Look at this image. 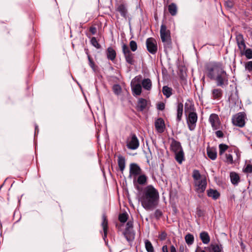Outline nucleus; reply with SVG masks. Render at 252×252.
Instances as JSON below:
<instances>
[{
    "label": "nucleus",
    "instance_id": "1",
    "mask_svg": "<svg viewBox=\"0 0 252 252\" xmlns=\"http://www.w3.org/2000/svg\"><path fill=\"white\" fill-rule=\"evenodd\" d=\"M205 74L210 80L215 81L218 87L223 88L228 85L229 75L222 62L211 61L206 63Z\"/></svg>",
    "mask_w": 252,
    "mask_h": 252
},
{
    "label": "nucleus",
    "instance_id": "2",
    "mask_svg": "<svg viewBox=\"0 0 252 252\" xmlns=\"http://www.w3.org/2000/svg\"><path fill=\"white\" fill-rule=\"evenodd\" d=\"M158 190L151 185L144 188L141 193L139 201L141 205L146 210H153L156 208L159 201Z\"/></svg>",
    "mask_w": 252,
    "mask_h": 252
},
{
    "label": "nucleus",
    "instance_id": "3",
    "mask_svg": "<svg viewBox=\"0 0 252 252\" xmlns=\"http://www.w3.org/2000/svg\"><path fill=\"white\" fill-rule=\"evenodd\" d=\"M122 48L126 62L131 65H134L136 63L135 54L132 53L126 44L123 43Z\"/></svg>",
    "mask_w": 252,
    "mask_h": 252
},
{
    "label": "nucleus",
    "instance_id": "4",
    "mask_svg": "<svg viewBox=\"0 0 252 252\" xmlns=\"http://www.w3.org/2000/svg\"><path fill=\"white\" fill-rule=\"evenodd\" d=\"M247 115L245 112H241L234 115L232 117V123L234 126L243 127L246 124Z\"/></svg>",
    "mask_w": 252,
    "mask_h": 252
},
{
    "label": "nucleus",
    "instance_id": "5",
    "mask_svg": "<svg viewBox=\"0 0 252 252\" xmlns=\"http://www.w3.org/2000/svg\"><path fill=\"white\" fill-rule=\"evenodd\" d=\"M133 228V220H128L126 224V227L123 232V234L126 240L129 242H132L134 239L135 233Z\"/></svg>",
    "mask_w": 252,
    "mask_h": 252
},
{
    "label": "nucleus",
    "instance_id": "6",
    "mask_svg": "<svg viewBox=\"0 0 252 252\" xmlns=\"http://www.w3.org/2000/svg\"><path fill=\"white\" fill-rule=\"evenodd\" d=\"M126 147L128 149L134 150L139 147V141L134 133H130L126 139Z\"/></svg>",
    "mask_w": 252,
    "mask_h": 252
},
{
    "label": "nucleus",
    "instance_id": "7",
    "mask_svg": "<svg viewBox=\"0 0 252 252\" xmlns=\"http://www.w3.org/2000/svg\"><path fill=\"white\" fill-rule=\"evenodd\" d=\"M142 169L140 166L135 163H132L129 166V177H133V184L136 186V177L141 174Z\"/></svg>",
    "mask_w": 252,
    "mask_h": 252
},
{
    "label": "nucleus",
    "instance_id": "8",
    "mask_svg": "<svg viewBox=\"0 0 252 252\" xmlns=\"http://www.w3.org/2000/svg\"><path fill=\"white\" fill-rule=\"evenodd\" d=\"M198 120L197 114L195 112H191L188 114V117L187 120V122L189 129L190 131H193L195 129L196 126V123Z\"/></svg>",
    "mask_w": 252,
    "mask_h": 252
},
{
    "label": "nucleus",
    "instance_id": "9",
    "mask_svg": "<svg viewBox=\"0 0 252 252\" xmlns=\"http://www.w3.org/2000/svg\"><path fill=\"white\" fill-rule=\"evenodd\" d=\"M146 45L148 51L152 55H155L158 51V44L156 40L153 37L146 39Z\"/></svg>",
    "mask_w": 252,
    "mask_h": 252
},
{
    "label": "nucleus",
    "instance_id": "10",
    "mask_svg": "<svg viewBox=\"0 0 252 252\" xmlns=\"http://www.w3.org/2000/svg\"><path fill=\"white\" fill-rule=\"evenodd\" d=\"M209 122L211 124L213 130H217L220 128L221 123L217 114H211L209 118Z\"/></svg>",
    "mask_w": 252,
    "mask_h": 252
},
{
    "label": "nucleus",
    "instance_id": "11",
    "mask_svg": "<svg viewBox=\"0 0 252 252\" xmlns=\"http://www.w3.org/2000/svg\"><path fill=\"white\" fill-rule=\"evenodd\" d=\"M195 191L198 193H202L204 192L207 187V181L205 178L201 179L200 181H194Z\"/></svg>",
    "mask_w": 252,
    "mask_h": 252
},
{
    "label": "nucleus",
    "instance_id": "12",
    "mask_svg": "<svg viewBox=\"0 0 252 252\" xmlns=\"http://www.w3.org/2000/svg\"><path fill=\"white\" fill-rule=\"evenodd\" d=\"M236 40L240 53L246 49V45L242 34L239 33L237 34Z\"/></svg>",
    "mask_w": 252,
    "mask_h": 252
},
{
    "label": "nucleus",
    "instance_id": "13",
    "mask_svg": "<svg viewBox=\"0 0 252 252\" xmlns=\"http://www.w3.org/2000/svg\"><path fill=\"white\" fill-rule=\"evenodd\" d=\"M160 35L161 41H164L165 39L171 38L170 32L167 30L166 26L164 24H162L160 26Z\"/></svg>",
    "mask_w": 252,
    "mask_h": 252
},
{
    "label": "nucleus",
    "instance_id": "14",
    "mask_svg": "<svg viewBox=\"0 0 252 252\" xmlns=\"http://www.w3.org/2000/svg\"><path fill=\"white\" fill-rule=\"evenodd\" d=\"M170 139L171 141L170 148L172 152L174 153H177L180 150H183V148L180 142L176 141L173 138H171Z\"/></svg>",
    "mask_w": 252,
    "mask_h": 252
},
{
    "label": "nucleus",
    "instance_id": "15",
    "mask_svg": "<svg viewBox=\"0 0 252 252\" xmlns=\"http://www.w3.org/2000/svg\"><path fill=\"white\" fill-rule=\"evenodd\" d=\"M155 128L157 131L159 133H162L164 132L165 128V125L164 121L161 118H159L157 119L155 123Z\"/></svg>",
    "mask_w": 252,
    "mask_h": 252
},
{
    "label": "nucleus",
    "instance_id": "16",
    "mask_svg": "<svg viewBox=\"0 0 252 252\" xmlns=\"http://www.w3.org/2000/svg\"><path fill=\"white\" fill-rule=\"evenodd\" d=\"M147 100L143 98H139L137 101L136 109L139 112H143L147 108Z\"/></svg>",
    "mask_w": 252,
    "mask_h": 252
},
{
    "label": "nucleus",
    "instance_id": "17",
    "mask_svg": "<svg viewBox=\"0 0 252 252\" xmlns=\"http://www.w3.org/2000/svg\"><path fill=\"white\" fill-rule=\"evenodd\" d=\"M131 91L133 95H140L142 92V86L140 83H134L132 80L131 82Z\"/></svg>",
    "mask_w": 252,
    "mask_h": 252
},
{
    "label": "nucleus",
    "instance_id": "18",
    "mask_svg": "<svg viewBox=\"0 0 252 252\" xmlns=\"http://www.w3.org/2000/svg\"><path fill=\"white\" fill-rule=\"evenodd\" d=\"M138 177L136 178V186H135V188L139 190L140 188L138 186V185H145L147 183L148 177L145 174H141L138 175Z\"/></svg>",
    "mask_w": 252,
    "mask_h": 252
},
{
    "label": "nucleus",
    "instance_id": "19",
    "mask_svg": "<svg viewBox=\"0 0 252 252\" xmlns=\"http://www.w3.org/2000/svg\"><path fill=\"white\" fill-rule=\"evenodd\" d=\"M116 10L120 13V15L123 18L126 19L127 17V9L126 3H123L118 5Z\"/></svg>",
    "mask_w": 252,
    "mask_h": 252
},
{
    "label": "nucleus",
    "instance_id": "20",
    "mask_svg": "<svg viewBox=\"0 0 252 252\" xmlns=\"http://www.w3.org/2000/svg\"><path fill=\"white\" fill-rule=\"evenodd\" d=\"M223 95V91L220 88H215L212 90V98L220 100Z\"/></svg>",
    "mask_w": 252,
    "mask_h": 252
},
{
    "label": "nucleus",
    "instance_id": "21",
    "mask_svg": "<svg viewBox=\"0 0 252 252\" xmlns=\"http://www.w3.org/2000/svg\"><path fill=\"white\" fill-rule=\"evenodd\" d=\"M106 54L107 59L111 61L115 60L117 55L116 51L112 47H109L106 49Z\"/></svg>",
    "mask_w": 252,
    "mask_h": 252
},
{
    "label": "nucleus",
    "instance_id": "22",
    "mask_svg": "<svg viewBox=\"0 0 252 252\" xmlns=\"http://www.w3.org/2000/svg\"><path fill=\"white\" fill-rule=\"evenodd\" d=\"M183 112V104L182 102H178L177 107V117L176 121L180 122L182 118Z\"/></svg>",
    "mask_w": 252,
    "mask_h": 252
},
{
    "label": "nucleus",
    "instance_id": "23",
    "mask_svg": "<svg viewBox=\"0 0 252 252\" xmlns=\"http://www.w3.org/2000/svg\"><path fill=\"white\" fill-rule=\"evenodd\" d=\"M118 164L120 170L123 173L126 166V158L124 157L121 155L118 157Z\"/></svg>",
    "mask_w": 252,
    "mask_h": 252
},
{
    "label": "nucleus",
    "instance_id": "24",
    "mask_svg": "<svg viewBox=\"0 0 252 252\" xmlns=\"http://www.w3.org/2000/svg\"><path fill=\"white\" fill-rule=\"evenodd\" d=\"M207 192L208 196L211 197L214 200L218 199L220 196V193L216 189H210L207 190Z\"/></svg>",
    "mask_w": 252,
    "mask_h": 252
},
{
    "label": "nucleus",
    "instance_id": "25",
    "mask_svg": "<svg viewBox=\"0 0 252 252\" xmlns=\"http://www.w3.org/2000/svg\"><path fill=\"white\" fill-rule=\"evenodd\" d=\"M207 154L209 158L212 160H215L217 157L216 149L208 147L207 148Z\"/></svg>",
    "mask_w": 252,
    "mask_h": 252
},
{
    "label": "nucleus",
    "instance_id": "26",
    "mask_svg": "<svg viewBox=\"0 0 252 252\" xmlns=\"http://www.w3.org/2000/svg\"><path fill=\"white\" fill-rule=\"evenodd\" d=\"M230 177L231 183L234 185H237L240 182V177L237 173L231 172L230 173Z\"/></svg>",
    "mask_w": 252,
    "mask_h": 252
},
{
    "label": "nucleus",
    "instance_id": "27",
    "mask_svg": "<svg viewBox=\"0 0 252 252\" xmlns=\"http://www.w3.org/2000/svg\"><path fill=\"white\" fill-rule=\"evenodd\" d=\"M185 111L186 113L188 114L191 112H195V109L193 103L190 101L187 102L185 104Z\"/></svg>",
    "mask_w": 252,
    "mask_h": 252
},
{
    "label": "nucleus",
    "instance_id": "28",
    "mask_svg": "<svg viewBox=\"0 0 252 252\" xmlns=\"http://www.w3.org/2000/svg\"><path fill=\"white\" fill-rule=\"evenodd\" d=\"M163 43L164 51L166 53L171 50L172 48V43L171 38H168L167 39H165L164 41H162Z\"/></svg>",
    "mask_w": 252,
    "mask_h": 252
},
{
    "label": "nucleus",
    "instance_id": "29",
    "mask_svg": "<svg viewBox=\"0 0 252 252\" xmlns=\"http://www.w3.org/2000/svg\"><path fill=\"white\" fill-rule=\"evenodd\" d=\"M175 155V158L176 160L179 163L181 164L185 160V157L183 150H180L177 153H174Z\"/></svg>",
    "mask_w": 252,
    "mask_h": 252
},
{
    "label": "nucleus",
    "instance_id": "30",
    "mask_svg": "<svg viewBox=\"0 0 252 252\" xmlns=\"http://www.w3.org/2000/svg\"><path fill=\"white\" fill-rule=\"evenodd\" d=\"M206 251L209 252H221L222 251V248L218 244H211L209 247L205 248Z\"/></svg>",
    "mask_w": 252,
    "mask_h": 252
},
{
    "label": "nucleus",
    "instance_id": "31",
    "mask_svg": "<svg viewBox=\"0 0 252 252\" xmlns=\"http://www.w3.org/2000/svg\"><path fill=\"white\" fill-rule=\"evenodd\" d=\"M200 238L202 242V243L204 244H208L210 241V238L208 233V232L206 231H203L200 234Z\"/></svg>",
    "mask_w": 252,
    "mask_h": 252
},
{
    "label": "nucleus",
    "instance_id": "32",
    "mask_svg": "<svg viewBox=\"0 0 252 252\" xmlns=\"http://www.w3.org/2000/svg\"><path fill=\"white\" fill-rule=\"evenodd\" d=\"M142 86L145 90L149 91L152 88V82L149 78L144 79L141 82Z\"/></svg>",
    "mask_w": 252,
    "mask_h": 252
},
{
    "label": "nucleus",
    "instance_id": "33",
    "mask_svg": "<svg viewBox=\"0 0 252 252\" xmlns=\"http://www.w3.org/2000/svg\"><path fill=\"white\" fill-rule=\"evenodd\" d=\"M168 10L172 16H175L177 13V7L175 3H171L168 6Z\"/></svg>",
    "mask_w": 252,
    "mask_h": 252
},
{
    "label": "nucleus",
    "instance_id": "34",
    "mask_svg": "<svg viewBox=\"0 0 252 252\" xmlns=\"http://www.w3.org/2000/svg\"><path fill=\"white\" fill-rule=\"evenodd\" d=\"M162 93L166 98H168L172 94V89L167 86H163L162 88Z\"/></svg>",
    "mask_w": 252,
    "mask_h": 252
},
{
    "label": "nucleus",
    "instance_id": "35",
    "mask_svg": "<svg viewBox=\"0 0 252 252\" xmlns=\"http://www.w3.org/2000/svg\"><path fill=\"white\" fill-rule=\"evenodd\" d=\"M145 249L147 252H154V247L151 242L148 239L144 240Z\"/></svg>",
    "mask_w": 252,
    "mask_h": 252
},
{
    "label": "nucleus",
    "instance_id": "36",
    "mask_svg": "<svg viewBox=\"0 0 252 252\" xmlns=\"http://www.w3.org/2000/svg\"><path fill=\"white\" fill-rule=\"evenodd\" d=\"M128 219V215L126 212L120 213L118 216V220L121 223H125L127 221Z\"/></svg>",
    "mask_w": 252,
    "mask_h": 252
},
{
    "label": "nucleus",
    "instance_id": "37",
    "mask_svg": "<svg viewBox=\"0 0 252 252\" xmlns=\"http://www.w3.org/2000/svg\"><path fill=\"white\" fill-rule=\"evenodd\" d=\"M240 54L241 56H245L248 59H252V49H246L241 52Z\"/></svg>",
    "mask_w": 252,
    "mask_h": 252
},
{
    "label": "nucleus",
    "instance_id": "38",
    "mask_svg": "<svg viewBox=\"0 0 252 252\" xmlns=\"http://www.w3.org/2000/svg\"><path fill=\"white\" fill-rule=\"evenodd\" d=\"M185 239L188 245H191L194 242V236L190 233H188L185 236Z\"/></svg>",
    "mask_w": 252,
    "mask_h": 252
},
{
    "label": "nucleus",
    "instance_id": "39",
    "mask_svg": "<svg viewBox=\"0 0 252 252\" xmlns=\"http://www.w3.org/2000/svg\"><path fill=\"white\" fill-rule=\"evenodd\" d=\"M219 155L220 156L222 155L228 149V146L225 144H220L219 145Z\"/></svg>",
    "mask_w": 252,
    "mask_h": 252
},
{
    "label": "nucleus",
    "instance_id": "40",
    "mask_svg": "<svg viewBox=\"0 0 252 252\" xmlns=\"http://www.w3.org/2000/svg\"><path fill=\"white\" fill-rule=\"evenodd\" d=\"M225 159L224 161L228 164H232L234 163L232 155L230 154H226L225 155Z\"/></svg>",
    "mask_w": 252,
    "mask_h": 252
},
{
    "label": "nucleus",
    "instance_id": "41",
    "mask_svg": "<svg viewBox=\"0 0 252 252\" xmlns=\"http://www.w3.org/2000/svg\"><path fill=\"white\" fill-rule=\"evenodd\" d=\"M102 218V222L101 223V226L103 227V229H108V220L105 213L103 214Z\"/></svg>",
    "mask_w": 252,
    "mask_h": 252
},
{
    "label": "nucleus",
    "instance_id": "42",
    "mask_svg": "<svg viewBox=\"0 0 252 252\" xmlns=\"http://www.w3.org/2000/svg\"><path fill=\"white\" fill-rule=\"evenodd\" d=\"M192 177L194 181H200L201 178V174L199 170L194 169L192 173Z\"/></svg>",
    "mask_w": 252,
    "mask_h": 252
},
{
    "label": "nucleus",
    "instance_id": "43",
    "mask_svg": "<svg viewBox=\"0 0 252 252\" xmlns=\"http://www.w3.org/2000/svg\"><path fill=\"white\" fill-rule=\"evenodd\" d=\"M113 91L115 94L119 95L122 92V88L120 85L115 84L112 88Z\"/></svg>",
    "mask_w": 252,
    "mask_h": 252
},
{
    "label": "nucleus",
    "instance_id": "44",
    "mask_svg": "<svg viewBox=\"0 0 252 252\" xmlns=\"http://www.w3.org/2000/svg\"><path fill=\"white\" fill-rule=\"evenodd\" d=\"M91 44L95 47L96 49H100L101 48V45L97 41L96 38L95 37H92L91 39Z\"/></svg>",
    "mask_w": 252,
    "mask_h": 252
},
{
    "label": "nucleus",
    "instance_id": "45",
    "mask_svg": "<svg viewBox=\"0 0 252 252\" xmlns=\"http://www.w3.org/2000/svg\"><path fill=\"white\" fill-rule=\"evenodd\" d=\"M130 50L135 52L137 49V44L134 40H131L129 42Z\"/></svg>",
    "mask_w": 252,
    "mask_h": 252
},
{
    "label": "nucleus",
    "instance_id": "46",
    "mask_svg": "<svg viewBox=\"0 0 252 252\" xmlns=\"http://www.w3.org/2000/svg\"><path fill=\"white\" fill-rule=\"evenodd\" d=\"M163 216V213L160 209H157L154 212V217L156 220H158Z\"/></svg>",
    "mask_w": 252,
    "mask_h": 252
},
{
    "label": "nucleus",
    "instance_id": "47",
    "mask_svg": "<svg viewBox=\"0 0 252 252\" xmlns=\"http://www.w3.org/2000/svg\"><path fill=\"white\" fill-rule=\"evenodd\" d=\"M88 61H89V64L90 67L93 69V70H96V65L93 59L91 58V56H88Z\"/></svg>",
    "mask_w": 252,
    "mask_h": 252
},
{
    "label": "nucleus",
    "instance_id": "48",
    "mask_svg": "<svg viewBox=\"0 0 252 252\" xmlns=\"http://www.w3.org/2000/svg\"><path fill=\"white\" fill-rule=\"evenodd\" d=\"M243 172L245 173H252V164H248L246 165L243 169Z\"/></svg>",
    "mask_w": 252,
    "mask_h": 252
},
{
    "label": "nucleus",
    "instance_id": "49",
    "mask_svg": "<svg viewBox=\"0 0 252 252\" xmlns=\"http://www.w3.org/2000/svg\"><path fill=\"white\" fill-rule=\"evenodd\" d=\"M245 67L246 70L249 72H252V61H249L245 63Z\"/></svg>",
    "mask_w": 252,
    "mask_h": 252
},
{
    "label": "nucleus",
    "instance_id": "50",
    "mask_svg": "<svg viewBox=\"0 0 252 252\" xmlns=\"http://www.w3.org/2000/svg\"><path fill=\"white\" fill-rule=\"evenodd\" d=\"M103 234L102 235V237H103V240L105 241L106 245H107L108 243V240L107 239L108 229H103Z\"/></svg>",
    "mask_w": 252,
    "mask_h": 252
},
{
    "label": "nucleus",
    "instance_id": "51",
    "mask_svg": "<svg viewBox=\"0 0 252 252\" xmlns=\"http://www.w3.org/2000/svg\"><path fill=\"white\" fill-rule=\"evenodd\" d=\"M166 237H167L166 233L165 231H163L159 235L158 238L160 240L163 241V240H165V239L166 238Z\"/></svg>",
    "mask_w": 252,
    "mask_h": 252
},
{
    "label": "nucleus",
    "instance_id": "52",
    "mask_svg": "<svg viewBox=\"0 0 252 252\" xmlns=\"http://www.w3.org/2000/svg\"><path fill=\"white\" fill-rule=\"evenodd\" d=\"M181 72V75H180V79L181 80V81L185 83V82L187 81V80H186V73L184 74L182 71H180Z\"/></svg>",
    "mask_w": 252,
    "mask_h": 252
},
{
    "label": "nucleus",
    "instance_id": "53",
    "mask_svg": "<svg viewBox=\"0 0 252 252\" xmlns=\"http://www.w3.org/2000/svg\"><path fill=\"white\" fill-rule=\"evenodd\" d=\"M165 108V104L163 102H160L157 105V109L159 110H163Z\"/></svg>",
    "mask_w": 252,
    "mask_h": 252
},
{
    "label": "nucleus",
    "instance_id": "54",
    "mask_svg": "<svg viewBox=\"0 0 252 252\" xmlns=\"http://www.w3.org/2000/svg\"><path fill=\"white\" fill-rule=\"evenodd\" d=\"M216 135L218 138H222L224 136L223 133L221 130H217L215 132Z\"/></svg>",
    "mask_w": 252,
    "mask_h": 252
},
{
    "label": "nucleus",
    "instance_id": "55",
    "mask_svg": "<svg viewBox=\"0 0 252 252\" xmlns=\"http://www.w3.org/2000/svg\"><path fill=\"white\" fill-rule=\"evenodd\" d=\"M89 31L92 33V34H94L96 32V29L94 27H91L89 29Z\"/></svg>",
    "mask_w": 252,
    "mask_h": 252
},
{
    "label": "nucleus",
    "instance_id": "56",
    "mask_svg": "<svg viewBox=\"0 0 252 252\" xmlns=\"http://www.w3.org/2000/svg\"><path fill=\"white\" fill-rule=\"evenodd\" d=\"M141 76H136L132 80L134 81H136L138 83H139L141 82Z\"/></svg>",
    "mask_w": 252,
    "mask_h": 252
},
{
    "label": "nucleus",
    "instance_id": "57",
    "mask_svg": "<svg viewBox=\"0 0 252 252\" xmlns=\"http://www.w3.org/2000/svg\"><path fill=\"white\" fill-rule=\"evenodd\" d=\"M162 252H168V247L166 245H164L162 247Z\"/></svg>",
    "mask_w": 252,
    "mask_h": 252
},
{
    "label": "nucleus",
    "instance_id": "58",
    "mask_svg": "<svg viewBox=\"0 0 252 252\" xmlns=\"http://www.w3.org/2000/svg\"><path fill=\"white\" fill-rule=\"evenodd\" d=\"M170 252H176V249L173 245L170 247Z\"/></svg>",
    "mask_w": 252,
    "mask_h": 252
},
{
    "label": "nucleus",
    "instance_id": "59",
    "mask_svg": "<svg viewBox=\"0 0 252 252\" xmlns=\"http://www.w3.org/2000/svg\"><path fill=\"white\" fill-rule=\"evenodd\" d=\"M195 252H206L204 250H201L200 247H198L195 251Z\"/></svg>",
    "mask_w": 252,
    "mask_h": 252
},
{
    "label": "nucleus",
    "instance_id": "60",
    "mask_svg": "<svg viewBox=\"0 0 252 252\" xmlns=\"http://www.w3.org/2000/svg\"><path fill=\"white\" fill-rule=\"evenodd\" d=\"M180 252H184V247L183 246H181L179 248Z\"/></svg>",
    "mask_w": 252,
    "mask_h": 252
},
{
    "label": "nucleus",
    "instance_id": "61",
    "mask_svg": "<svg viewBox=\"0 0 252 252\" xmlns=\"http://www.w3.org/2000/svg\"><path fill=\"white\" fill-rule=\"evenodd\" d=\"M227 5H228V6H229L230 8L232 7V6H233V4H232V2L230 1H229L227 3Z\"/></svg>",
    "mask_w": 252,
    "mask_h": 252
},
{
    "label": "nucleus",
    "instance_id": "62",
    "mask_svg": "<svg viewBox=\"0 0 252 252\" xmlns=\"http://www.w3.org/2000/svg\"><path fill=\"white\" fill-rule=\"evenodd\" d=\"M86 54L87 55V57L88 58V56H90L89 54V50L88 49H85Z\"/></svg>",
    "mask_w": 252,
    "mask_h": 252
},
{
    "label": "nucleus",
    "instance_id": "63",
    "mask_svg": "<svg viewBox=\"0 0 252 252\" xmlns=\"http://www.w3.org/2000/svg\"><path fill=\"white\" fill-rule=\"evenodd\" d=\"M32 39L31 37H30L29 38V42L28 44H30L31 43H32Z\"/></svg>",
    "mask_w": 252,
    "mask_h": 252
},
{
    "label": "nucleus",
    "instance_id": "64",
    "mask_svg": "<svg viewBox=\"0 0 252 252\" xmlns=\"http://www.w3.org/2000/svg\"><path fill=\"white\" fill-rule=\"evenodd\" d=\"M241 247H242V248H243V247H244V245H243V243H241Z\"/></svg>",
    "mask_w": 252,
    "mask_h": 252
}]
</instances>
